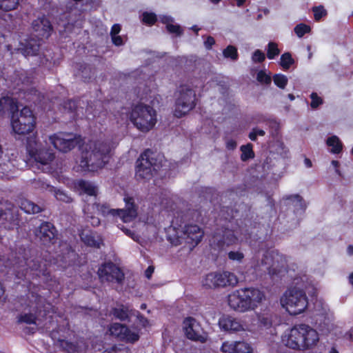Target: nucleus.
Wrapping results in <instances>:
<instances>
[{
	"mask_svg": "<svg viewBox=\"0 0 353 353\" xmlns=\"http://www.w3.org/2000/svg\"><path fill=\"white\" fill-rule=\"evenodd\" d=\"M294 279L293 284L281 296L280 304L290 315H298L305 311L308 306V298L303 289L307 281L305 276L300 279Z\"/></svg>",
	"mask_w": 353,
	"mask_h": 353,
	"instance_id": "3",
	"label": "nucleus"
},
{
	"mask_svg": "<svg viewBox=\"0 0 353 353\" xmlns=\"http://www.w3.org/2000/svg\"><path fill=\"white\" fill-rule=\"evenodd\" d=\"M223 56L225 58H230L232 60H236L238 58V53L236 48L233 46H228L223 52Z\"/></svg>",
	"mask_w": 353,
	"mask_h": 353,
	"instance_id": "41",
	"label": "nucleus"
},
{
	"mask_svg": "<svg viewBox=\"0 0 353 353\" xmlns=\"http://www.w3.org/2000/svg\"><path fill=\"white\" fill-rule=\"evenodd\" d=\"M127 330V327L121 323H113L109 327V332L111 335L123 340V335H124V331Z\"/></svg>",
	"mask_w": 353,
	"mask_h": 353,
	"instance_id": "32",
	"label": "nucleus"
},
{
	"mask_svg": "<svg viewBox=\"0 0 353 353\" xmlns=\"http://www.w3.org/2000/svg\"><path fill=\"white\" fill-rule=\"evenodd\" d=\"M11 125L14 132L18 134H26L32 132L35 126V118L31 110L24 107L21 111L13 112Z\"/></svg>",
	"mask_w": 353,
	"mask_h": 353,
	"instance_id": "10",
	"label": "nucleus"
},
{
	"mask_svg": "<svg viewBox=\"0 0 353 353\" xmlns=\"http://www.w3.org/2000/svg\"><path fill=\"white\" fill-rule=\"evenodd\" d=\"M128 119L141 132L150 131L154 128L157 121L155 110L150 105L142 103L135 105L130 112H128L125 108L121 110V121H127Z\"/></svg>",
	"mask_w": 353,
	"mask_h": 353,
	"instance_id": "4",
	"label": "nucleus"
},
{
	"mask_svg": "<svg viewBox=\"0 0 353 353\" xmlns=\"http://www.w3.org/2000/svg\"><path fill=\"white\" fill-rule=\"evenodd\" d=\"M320 340L319 332L305 323L288 328L281 335V343L293 350L305 352L317 346Z\"/></svg>",
	"mask_w": 353,
	"mask_h": 353,
	"instance_id": "2",
	"label": "nucleus"
},
{
	"mask_svg": "<svg viewBox=\"0 0 353 353\" xmlns=\"http://www.w3.org/2000/svg\"><path fill=\"white\" fill-rule=\"evenodd\" d=\"M265 135V131L258 128H254L249 134V138L252 141H256L257 136L263 137Z\"/></svg>",
	"mask_w": 353,
	"mask_h": 353,
	"instance_id": "52",
	"label": "nucleus"
},
{
	"mask_svg": "<svg viewBox=\"0 0 353 353\" xmlns=\"http://www.w3.org/2000/svg\"><path fill=\"white\" fill-rule=\"evenodd\" d=\"M285 199L292 203L296 209L304 210L307 204L299 194H291L285 196Z\"/></svg>",
	"mask_w": 353,
	"mask_h": 353,
	"instance_id": "29",
	"label": "nucleus"
},
{
	"mask_svg": "<svg viewBox=\"0 0 353 353\" xmlns=\"http://www.w3.org/2000/svg\"><path fill=\"white\" fill-rule=\"evenodd\" d=\"M81 240L88 245L99 248L102 240L99 236L90 232H83L81 234Z\"/></svg>",
	"mask_w": 353,
	"mask_h": 353,
	"instance_id": "26",
	"label": "nucleus"
},
{
	"mask_svg": "<svg viewBox=\"0 0 353 353\" xmlns=\"http://www.w3.org/2000/svg\"><path fill=\"white\" fill-rule=\"evenodd\" d=\"M325 10L323 7L314 8V15L316 20H319L322 17L325 15Z\"/></svg>",
	"mask_w": 353,
	"mask_h": 353,
	"instance_id": "54",
	"label": "nucleus"
},
{
	"mask_svg": "<svg viewBox=\"0 0 353 353\" xmlns=\"http://www.w3.org/2000/svg\"><path fill=\"white\" fill-rule=\"evenodd\" d=\"M112 43L117 46H121L123 45L124 40L119 35H115L111 37Z\"/></svg>",
	"mask_w": 353,
	"mask_h": 353,
	"instance_id": "56",
	"label": "nucleus"
},
{
	"mask_svg": "<svg viewBox=\"0 0 353 353\" xmlns=\"http://www.w3.org/2000/svg\"><path fill=\"white\" fill-rule=\"evenodd\" d=\"M19 321L23 322L28 324L36 323V319L32 314H21L19 318Z\"/></svg>",
	"mask_w": 353,
	"mask_h": 353,
	"instance_id": "49",
	"label": "nucleus"
},
{
	"mask_svg": "<svg viewBox=\"0 0 353 353\" xmlns=\"http://www.w3.org/2000/svg\"><path fill=\"white\" fill-rule=\"evenodd\" d=\"M265 59V54L260 50H255L252 57V60L254 63L262 62Z\"/></svg>",
	"mask_w": 353,
	"mask_h": 353,
	"instance_id": "51",
	"label": "nucleus"
},
{
	"mask_svg": "<svg viewBox=\"0 0 353 353\" xmlns=\"http://www.w3.org/2000/svg\"><path fill=\"white\" fill-rule=\"evenodd\" d=\"M152 272H153V269L152 268L149 267L145 272L146 276L148 278H149L150 276V275L152 274Z\"/></svg>",
	"mask_w": 353,
	"mask_h": 353,
	"instance_id": "64",
	"label": "nucleus"
},
{
	"mask_svg": "<svg viewBox=\"0 0 353 353\" xmlns=\"http://www.w3.org/2000/svg\"><path fill=\"white\" fill-rule=\"evenodd\" d=\"M20 207L25 212L28 214H34L41 211V208L28 200H23L21 202Z\"/></svg>",
	"mask_w": 353,
	"mask_h": 353,
	"instance_id": "33",
	"label": "nucleus"
},
{
	"mask_svg": "<svg viewBox=\"0 0 353 353\" xmlns=\"http://www.w3.org/2000/svg\"><path fill=\"white\" fill-rule=\"evenodd\" d=\"M235 353H252V348L251 346L245 343L242 341H236V345L235 347Z\"/></svg>",
	"mask_w": 353,
	"mask_h": 353,
	"instance_id": "39",
	"label": "nucleus"
},
{
	"mask_svg": "<svg viewBox=\"0 0 353 353\" xmlns=\"http://www.w3.org/2000/svg\"><path fill=\"white\" fill-rule=\"evenodd\" d=\"M61 347L69 353H78L79 347L74 343L68 342V341H60Z\"/></svg>",
	"mask_w": 353,
	"mask_h": 353,
	"instance_id": "40",
	"label": "nucleus"
},
{
	"mask_svg": "<svg viewBox=\"0 0 353 353\" xmlns=\"http://www.w3.org/2000/svg\"><path fill=\"white\" fill-rule=\"evenodd\" d=\"M19 0H0V9L9 11L17 8Z\"/></svg>",
	"mask_w": 353,
	"mask_h": 353,
	"instance_id": "35",
	"label": "nucleus"
},
{
	"mask_svg": "<svg viewBox=\"0 0 353 353\" xmlns=\"http://www.w3.org/2000/svg\"><path fill=\"white\" fill-rule=\"evenodd\" d=\"M347 254L350 257L353 259V245H350L347 248Z\"/></svg>",
	"mask_w": 353,
	"mask_h": 353,
	"instance_id": "61",
	"label": "nucleus"
},
{
	"mask_svg": "<svg viewBox=\"0 0 353 353\" xmlns=\"http://www.w3.org/2000/svg\"><path fill=\"white\" fill-rule=\"evenodd\" d=\"M32 28L36 36L40 39L48 38L52 32L51 24L44 17L34 20L32 23Z\"/></svg>",
	"mask_w": 353,
	"mask_h": 353,
	"instance_id": "19",
	"label": "nucleus"
},
{
	"mask_svg": "<svg viewBox=\"0 0 353 353\" xmlns=\"http://www.w3.org/2000/svg\"><path fill=\"white\" fill-rule=\"evenodd\" d=\"M183 330L186 336L192 341L204 343L207 341V334L200 324L193 318L189 317L183 321Z\"/></svg>",
	"mask_w": 353,
	"mask_h": 353,
	"instance_id": "15",
	"label": "nucleus"
},
{
	"mask_svg": "<svg viewBox=\"0 0 353 353\" xmlns=\"http://www.w3.org/2000/svg\"><path fill=\"white\" fill-rule=\"evenodd\" d=\"M74 190L79 194H86L90 196L96 197L99 194V187L94 182L79 180L74 183Z\"/></svg>",
	"mask_w": 353,
	"mask_h": 353,
	"instance_id": "20",
	"label": "nucleus"
},
{
	"mask_svg": "<svg viewBox=\"0 0 353 353\" xmlns=\"http://www.w3.org/2000/svg\"><path fill=\"white\" fill-rule=\"evenodd\" d=\"M196 105V92L190 85H182L176 93L173 114L181 118L192 111Z\"/></svg>",
	"mask_w": 353,
	"mask_h": 353,
	"instance_id": "8",
	"label": "nucleus"
},
{
	"mask_svg": "<svg viewBox=\"0 0 353 353\" xmlns=\"http://www.w3.org/2000/svg\"><path fill=\"white\" fill-rule=\"evenodd\" d=\"M244 239L239 230H225L223 231L221 241L223 245L230 246L241 243L244 241Z\"/></svg>",
	"mask_w": 353,
	"mask_h": 353,
	"instance_id": "22",
	"label": "nucleus"
},
{
	"mask_svg": "<svg viewBox=\"0 0 353 353\" xmlns=\"http://www.w3.org/2000/svg\"><path fill=\"white\" fill-rule=\"evenodd\" d=\"M134 316H136L137 319V322L139 325H141L143 327H147L150 326V323L148 319L142 316L139 314V312L137 313H135V315Z\"/></svg>",
	"mask_w": 353,
	"mask_h": 353,
	"instance_id": "53",
	"label": "nucleus"
},
{
	"mask_svg": "<svg viewBox=\"0 0 353 353\" xmlns=\"http://www.w3.org/2000/svg\"><path fill=\"white\" fill-rule=\"evenodd\" d=\"M112 145L108 141H90L82 152L77 172H97L108 163Z\"/></svg>",
	"mask_w": 353,
	"mask_h": 353,
	"instance_id": "1",
	"label": "nucleus"
},
{
	"mask_svg": "<svg viewBox=\"0 0 353 353\" xmlns=\"http://www.w3.org/2000/svg\"><path fill=\"white\" fill-rule=\"evenodd\" d=\"M255 271H266L273 278L281 277L287 272L288 260L286 256L277 250L266 251L261 261L253 262Z\"/></svg>",
	"mask_w": 353,
	"mask_h": 353,
	"instance_id": "6",
	"label": "nucleus"
},
{
	"mask_svg": "<svg viewBox=\"0 0 353 353\" xmlns=\"http://www.w3.org/2000/svg\"><path fill=\"white\" fill-rule=\"evenodd\" d=\"M203 232L196 225H190L183 228H176L174 223L167 229L168 240L174 245L184 244L190 250L201 240Z\"/></svg>",
	"mask_w": 353,
	"mask_h": 353,
	"instance_id": "5",
	"label": "nucleus"
},
{
	"mask_svg": "<svg viewBox=\"0 0 353 353\" xmlns=\"http://www.w3.org/2000/svg\"><path fill=\"white\" fill-rule=\"evenodd\" d=\"M236 341H225L222 344L221 350L224 353H235Z\"/></svg>",
	"mask_w": 353,
	"mask_h": 353,
	"instance_id": "44",
	"label": "nucleus"
},
{
	"mask_svg": "<svg viewBox=\"0 0 353 353\" xmlns=\"http://www.w3.org/2000/svg\"><path fill=\"white\" fill-rule=\"evenodd\" d=\"M41 188L48 190L55 196L57 200H60L64 202L70 201V197L65 192L60 190H57L53 186H51L46 183H43Z\"/></svg>",
	"mask_w": 353,
	"mask_h": 353,
	"instance_id": "28",
	"label": "nucleus"
},
{
	"mask_svg": "<svg viewBox=\"0 0 353 353\" xmlns=\"http://www.w3.org/2000/svg\"><path fill=\"white\" fill-rule=\"evenodd\" d=\"M331 164L335 168L336 172L339 174V170H338L339 162L338 161L333 160L332 161Z\"/></svg>",
	"mask_w": 353,
	"mask_h": 353,
	"instance_id": "62",
	"label": "nucleus"
},
{
	"mask_svg": "<svg viewBox=\"0 0 353 353\" xmlns=\"http://www.w3.org/2000/svg\"><path fill=\"white\" fill-rule=\"evenodd\" d=\"M123 201L125 202L124 209H111L110 206L106 204L99 203H96L90 206V208L92 211L97 212V214H101L104 216L108 215H111L114 217L119 216L125 223L130 222L137 216V208L132 197L125 196Z\"/></svg>",
	"mask_w": 353,
	"mask_h": 353,
	"instance_id": "7",
	"label": "nucleus"
},
{
	"mask_svg": "<svg viewBox=\"0 0 353 353\" xmlns=\"http://www.w3.org/2000/svg\"><path fill=\"white\" fill-rule=\"evenodd\" d=\"M256 79L259 83L263 84H269L271 82L270 76L263 70L258 72Z\"/></svg>",
	"mask_w": 353,
	"mask_h": 353,
	"instance_id": "47",
	"label": "nucleus"
},
{
	"mask_svg": "<svg viewBox=\"0 0 353 353\" xmlns=\"http://www.w3.org/2000/svg\"><path fill=\"white\" fill-rule=\"evenodd\" d=\"M121 230L124 232V233L126 235H128L130 237H131L134 241H139L140 237H139V236L137 234L131 232V230H129V229L121 228Z\"/></svg>",
	"mask_w": 353,
	"mask_h": 353,
	"instance_id": "55",
	"label": "nucleus"
},
{
	"mask_svg": "<svg viewBox=\"0 0 353 353\" xmlns=\"http://www.w3.org/2000/svg\"><path fill=\"white\" fill-rule=\"evenodd\" d=\"M280 52V50H279L277 45L275 43L270 42L268 44V53L267 56L268 58L270 59H272L275 57V56L278 55Z\"/></svg>",
	"mask_w": 353,
	"mask_h": 353,
	"instance_id": "46",
	"label": "nucleus"
},
{
	"mask_svg": "<svg viewBox=\"0 0 353 353\" xmlns=\"http://www.w3.org/2000/svg\"><path fill=\"white\" fill-rule=\"evenodd\" d=\"M161 21L166 25L167 30L170 33L176 34V35H181L183 30L181 26L176 23H174V19L168 15L160 17Z\"/></svg>",
	"mask_w": 353,
	"mask_h": 353,
	"instance_id": "25",
	"label": "nucleus"
},
{
	"mask_svg": "<svg viewBox=\"0 0 353 353\" xmlns=\"http://www.w3.org/2000/svg\"><path fill=\"white\" fill-rule=\"evenodd\" d=\"M215 43V40L214 39L211 37V36H208L207 38H206V40L204 41V46L205 47L206 49L208 50H210L212 48V46Z\"/></svg>",
	"mask_w": 353,
	"mask_h": 353,
	"instance_id": "58",
	"label": "nucleus"
},
{
	"mask_svg": "<svg viewBox=\"0 0 353 353\" xmlns=\"http://www.w3.org/2000/svg\"><path fill=\"white\" fill-rule=\"evenodd\" d=\"M17 50L25 56L35 55L39 52V43L34 39L27 41L26 44L20 43Z\"/></svg>",
	"mask_w": 353,
	"mask_h": 353,
	"instance_id": "24",
	"label": "nucleus"
},
{
	"mask_svg": "<svg viewBox=\"0 0 353 353\" xmlns=\"http://www.w3.org/2000/svg\"><path fill=\"white\" fill-rule=\"evenodd\" d=\"M17 108V101L12 98L6 97L0 99V112H3L5 110L13 112Z\"/></svg>",
	"mask_w": 353,
	"mask_h": 353,
	"instance_id": "31",
	"label": "nucleus"
},
{
	"mask_svg": "<svg viewBox=\"0 0 353 353\" xmlns=\"http://www.w3.org/2000/svg\"><path fill=\"white\" fill-rule=\"evenodd\" d=\"M274 83L280 88H285L288 83V78L285 75L282 74H277L273 77Z\"/></svg>",
	"mask_w": 353,
	"mask_h": 353,
	"instance_id": "42",
	"label": "nucleus"
},
{
	"mask_svg": "<svg viewBox=\"0 0 353 353\" xmlns=\"http://www.w3.org/2000/svg\"><path fill=\"white\" fill-rule=\"evenodd\" d=\"M236 276L228 271L211 272L205 274L201 281L205 289H218L228 286H234L238 283Z\"/></svg>",
	"mask_w": 353,
	"mask_h": 353,
	"instance_id": "9",
	"label": "nucleus"
},
{
	"mask_svg": "<svg viewBox=\"0 0 353 353\" xmlns=\"http://www.w3.org/2000/svg\"><path fill=\"white\" fill-rule=\"evenodd\" d=\"M27 150L31 157L41 165H48L54 158L52 151L44 148L41 143L37 142L35 137L28 139Z\"/></svg>",
	"mask_w": 353,
	"mask_h": 353,
	"instance_id": "12",
	"label": "nucleus"
},
{
	"mask_svg": "<svg viewBox=\"0 0 353 353\" xmlns=\"http://www.w3.org/2000/svg\"><path fill=\"white\" fill-rule=\"evenodd\" d=\"M84 211L86 214V217L88 219V221H90L93 226H98L100 224V219L99 217L94 215V214H97V212L95 211H92L90 205L85 208Z\"/></svg>",
	"mask_w": 353,
	"mask_h": 353,
	"instance_id": "36",
	"label": "nucleus"
},
{
	"mask_svg": "<svg viewBox=\"0 0 353 353\" xmlns=\"http://www.w3.org/2000/svg\"><path fill=\"white\" fill-rule=\"evenodd\" d=\"M310 98L312 99L310 106L312 109L317 108L323 103V99L316 92H312L310 94Z\"/></svg>",
	"mask_w": 353,
	"mask_h": 353,
	"instance_id": "48",
	"label": "nucleus"
},
{
	"mask_svg": "<svg viewBox=\"0 0 353 353\" xmlns=\"http://www.w3.org/2000/svg\"><path fill=\"white\" fill-rule=\"evenodd\" d=\"M294 30L296 36L299 38H301L305 34L309 33L311 30V28L306 24L299 23L295 26Z\"/></svg>",
	"mask_w": 353,
	"mask_h": 353,
	"instance_id": "38",
	"label": "nucleus"
},
{
	"mask_svg": "<svg viewBox=\"0 0 353 353\" xmlns=\"http://www.w3.org/2000/svg\"><path fill=\"white\" fill-rule=\"evenodd\" d=\"M228 259L233 261L241 263L244 259V254L240 251H230L228 254Z\"/></svg>",
	"mask_w": 353,
	"mask_h": 353,
	"instance_id": "45",
	"label": "nucleus"
},
{
	"mask_svg": "<svg viewBox=\"0 0 353 353\" xmlns=\"http://www.w3.org/2000/svg\"><path fill=\"white\" fill-rule=\"evenodd\" d=\"M293 63L294 60L289 52H285L281 55L280 64L284 70H288Z\"/></svg>",
	"mask_w": 353,
	"mask_h": 353,
	"instance_id": "37",
	"label": "nucleus"
},
{
	"mask_svg": "<svg viewBox=\"0 0 353 353\" xmlns=\"http://www.w3.org/2000/svg\"><path fill=\"white\" fill-rule=\"evenodd\" d=\"M98 274L102 282L120 283L124 277L121 270L112 263L101 265Z\"/></svg>",
	"mask_w": 353,
	"mask_h": 353,
	"instance_id": "16",
	"label": "nucleus"
},
{
	"mask_svg": "<svg viewBox=\"0 0 353 353\" xmlns=\"http://www.w3.org/2000/svg\"><path fill=\"white\" fill-rule=\"evenodd\" d=\"M227 301L230 308L236 312H249L242 288L236 290L228 294Z\"/></svg>",
	"mask_w": 353,
	"mask_h": 353,
	"instance_id": "17",
	"label": "nucleus"
},
{
	"mask_svg": "<svg viewBox=\"0 0 353 353\" xmlns=\"http://www.w3.org/2000/svg\"><path fill=\"white\" fill-rule=\"evenodd\" d=\"M219 326L224 332L230 333L252 332L256 328L252 323L241 320L229 315L221 316L219 320Z\"/></svg>",
	"mask_w": 353,
	"mask_h": 353,
	"instance_id": "11",
	"label": "nucleus"
},
{
	"mask_svg": "<svg viewBox=\"0 0 353 353\" xmlns=\"http://www.w3.org/2000/svg\"><path fill=\"white\" fill-rule=\"evenodd\" d=\"M112 313L114 316L121 321H131L132 316L135 315V313H137V311L130 309L128 306L121 305L114 307Z\"/></svg>",
	"mask_w": 353,
	"mask_h": 353,
	"instance_id": "23",
	"label": "nucleus"
},
{
	"mask_svg": "<svg viewBox=\"0 0 353 353\" xmlns=\"http://www.w3.org/2000/svg\"><path fill=\"white\" fill-rule=\"evenodd\" d=\"M36 235L43 244L50 243L55 236L54 228L50 223H43L36 232Z\"/></svg>",
	"mask_w": 353,
	"mask_h": 353,
	"instance_id": "21",
	"label": "nucleus"
},
{
	"mask_svg": "<svg viewBox=\"0 0 353 353\" xmlns=\"http://www.w3.org/2000/svg\"><path fill=\"white\" fill-rule=\"evenodd\" d=\"M103 353H130V352L128 347L121 345L114 346Z\"/></svg>",
	"mask_w": 353,
	"mask_h": 353,
	"instance_id": "50",
	"label": "nucleus"
},
{
	"mask_svg": "<svg viewBox=\"0 0 353 353\" xmlns=\"http://www.w3.org/2000/svg\"><path fill=\"white\" fill-rule=\"evenodd\" d=\"M123 335V340L128 343H134L139 339L140 333L136 327L129 328L127 327V330L124 331Z\"/></svg>",
	"mask_w": 353,
	"mask_h": 353,
	"instance_id": "30",
	"label": "nucleus"
},
{
	"mask_svg": "<svg viewBox=\"0 0 353 353\" xmlns=\"http://www.w3.org/2000/svg\"><path fill=\"white\" fill-rule=\"evenodd\" d=\"M241 159L242 161H245L249 159H252L254 157V152L252 150V145L250 143H248L245 145H242L241 147Z\"/></svg>",
	"mask_w": 353,
	"mask_h": 353,
	"instance_id": "34",
	"label": "nucleus"
},
{
	"mask_svg": "<svg viewBox=\"0 0 353 353\" xmlns=\"http://www.w3.org/2000/svg\"><path fill=\"white\" fill-rule=\"evenodd\" d=\"M326 144L333 154H339L342 151L343 144L337 136L332 135L327 138Z\"/></svg>",
	"mask_w": 353,
	"mask_h": 353,
	"instance_id": "27",
	"label": "nucleus"
},
{
	"mask_svg": "<svg viewBox=\"0 0 353 353\" xmlns=\"http://www.w3.org/2000/svg\"><path fill=\"white\" fill-rule=\"evenodd\" d=\"M50 143L58 150L67 152L81 142L79 137L67 132H59L49 137Z\"/></svg>",
	"mask_w": 353,
	"mask_h": 353,
	"instance_id": "13",
	"label": "nucleus"
},
{
	"mask_svg": "<svg viewBox=\"0 0 353 353\" xmlns=\"http://www.w3.org/2000/svg\"><path fill=\"white\" fill-rule=\"evenodd\" d=\"M157 167L152 158H150L146 154L141 155L137 161V179L143 183L150 181L157 171Z\"/></svg>",
	"mask_w": 353,
	"mask_h": 353,
	"instance_id": "14",
	"label": "nucleus"
},
{
	"mask_svg": "<svg viewBox=\"0 0 353 353\" xmlns=\"http://www.w3.org/2000/svg\"><path fill=\"white\" fill-rule=\"evenodd\" d=\"M242 290L244 293L249 311L256 309L265 299L264 293L258 288H243Z\"/></svg>",
	"mask_w": 353,
	"mask_h": 353,
	"instance_id": "18",
	"label": "nucleus"
},
{
	"mask_svg": "<svg viewBox=\"0 0 353 353\" xmlns=\"http://www.w3.org/2000/svg\"><path fill=\"white\" fill-rule=\"evenodd\" d=\"M236 142L233 139H229L226 142V148L230 150H233L236 148Z\"/></svg>",
	"mask_w": 353,
	"mask_h": 353,
	"instance_id": "59",
	"label": "nucleus"
},
{
	"mask_svg": "<svg viewBox=\"0 0 353 353\" xmlns=\"http://www.w3.org/2000/svg\"><path fill=\"white\" fill-rule=\"evenodd\" d=\"M259 321L261 324L264 327H268L271 324L270 319L267 317H262L259 319Z\"/></svg>",
	"mask_w": 353,
	"mask_h": 353,
	"instance_id": "60",
	"label": "nucleus"
},
{
	"mask_svg": "<svg viewBox=\"0 0 353 353\" xmlns=\"http://www.w3.org/2000/svg\"><path fill=\"white\" fill-rule=\"evenodd\" d=\"M121 26L118 23L114 24L110 30V37H113L115 35H119V32H121Z\"/></svg>",
	"mask_w": 353,
	"mask_h": 353,
	"instance_id": "57",
	"label": "nucleus"
},
{
	"mask_svg": "<svg viewBox=\"0 0 353 353\" xmlns=\"http://www.w3.org/2000/svg\"><path fill=\"white\" fill-rule=\"evenodd\" d=\"M348 339L353 341V327H352L346 334Z\"/></svg>",
	"mask_w": 353,
	"mask_h": 353,
	"instance_id": "63",
	"label": "nucleus"
},
{
	"mask_svg": "<svg viewBox=\"0 0 353 353\" xmlns=\"http://www.w3.org/2000/svg\"><path fill=\"white\" fill-rule=\"evenodd\" d=\"M157 20V16L153 12H145L142 14V21L146 25H153Z\"/></svg>",
	"mask_w": 353,
	"mask_h": 353,
	"instance_id": "43",
	"label": "nucleus"
}]
</instances>
